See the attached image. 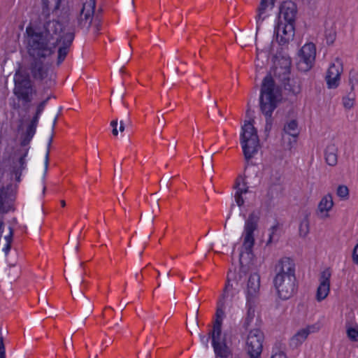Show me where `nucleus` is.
<instances>
[{
  "instance_id": "nucleus-1",
  "label": "nucleus",
  "mask_w": 358,
  "mask_h": 358,
  "mask_svg": "<svg viewBox=\"0 0 358 358\" xmlns=\"http://www.w3.org/2000/svg\"><path fill=\"white\" fill-rule=\"evenodd\" d=\"M74 37V28L67 18L56 20L48 16L38 23L29 24L23 35V43L33 59L30 71L34 79L43 80L48 76L49 68L45 62L52 56L57 48V63L59 65L63 62Z\"/></svg>"
},
{
  "instance_id": "nucleus-2",
  "label": "nucleus",
  "mask_w": 358,
  "mask_h": 358,
  "mask_svg": "<svg viewBox=\"0 0 358 358\" xmlns=\"http://www.w3.org/2000/svg\"><path fill=\"white\" fill-rule=\"evenodd\" d=\"M49 99L50 97L48 96L37 105L36 113L27 126L26 132L22 137L21 147L14 152L10 158L11 165L9 169V173L7 175V177L9 176L10 183L7 185L6 188L3 187L0 190V212L6 213L9 210V199L13 191V182H19L20 181L22 171L26 169V157L29 152L27 145L36 133L40 115L44 110Z\"/></svg>"
},
{
  "instance_id": "nucleus-3",
  "label": "nucleus",
  "mask_w": 358,
  "mask_h": 358,
  "mask_svg": "<svg viewBox=\"0 0 358 358\" xmlns=\"http://www.w3.org/2000/svg\"><path fill=\"white\" fill-rule=\"evenodd\" d=\"M281 94L279 88L275 85L271 75L266 76L262 82L260 93V108L266 116V131L271 129V115L280 100Z\"/></svg>"
},
{
  "instance_id": "nucleus-4",
  "label": "nucleus",
  "mask_w": 358,
  "mask_h": 358,
  "mask_svg": "<svg viewBox=\"0 0 358 358\" xmlns=\"http://www.w3.org/2000/svg\"><path fill=\"white\" fill-rule=\"evenodd\" d=\"M259 217L254 213L249 215L245 221L244 229L239 248V262L241 265L250 264L253 259L252 249L255 245V231L257 229Z\"/></svg>"
},
{
  "instance_id": "nucleus-5",
  "label": "nucleus",
  "mask_w": 358,
  "mask_h": 358,
  "mask_svg": "<svg viewBox=\"0 0 358 358\" xmlns=\"http://www.w3.org/2000/svg\"><path fill=\"white\" fill-rule=\"evenodd\" d=\"M241 144L246 159H250L257 152L259 145L257 131L250 122H245L241 127Z\"/></svg>"
},
{
  "instance_id": "nucleus-6",
  "label": "nucleus",
  "mask_w": 358,
  "mask_h": 358,
  "mask_svg": "<svg viewBox=\"0 0 358 358\" xmlns=\"http://www.w3.org/2000/svg\"><path fill=\"white\" fill-rule=\"evenodd\" d=\"M224 300L221 299L218 302L216 311V319L212 330V345L214 351L217 353L225 355L227 353L224 337L222 334V323L224 317Z\"/></svg>"
},
{
  "instance_id": "nucleus-7",
  "label": "nucleus",
  "mask_w": 358,
  "mask_h": 358,
  "mask_svg": "<svg viewBox=\"0 0 358 358\" xmlns=\"http://www.w3.org/2000/svg\"><path fill=\"white\" fill-rule=\"evenodd\" d=\"M14 94L15 96L25 102H31L32 96L36 93L34 90L29 75L19 69L14 75Z\"/></svg>"
},
{
  "instance_id": "nucleus-8",
  "label": "nucleus",
  "mask_w": 358,
  "mask_h": 358,
  "mask_svg": "<svg viewBox=\"0 0 358 358\" xmlns=\"http://www.w3.org/2000/svg\"><path fill=\"white\" fill-rule=\"evenodd\" d=\"M290 65L291 62L289 59L282 57L274 62L273 74L284 83L286 89L292 91L294 94H298L300 92L299 85L296 82H294V84L293 87H292L289 83Z\"/></svg>"
},
{
  "instance_id": "nucleus-9",
  "label": "nucleus",
  "mask_w": 358,
  "mask_h": 358,
  "mask_svg": "<svg viewBox=\"0 0 358 358\" xmlns=\"http://www.w3.org/2000/svg\"><path fill=\"white\" fill-rule=\"evenodd\" d=\"M316 57L315 45L313 43L303 45L297 54L296 66L299 71H308L315 63Z\"/></svg>"
},
{
  "instance_id": "nucleus-10",
  "label": "nucleus",
  "mask_w": 358,
  "mask_h": 358,
  "mask_svg": "<svg viewBox=\"0 0 358 358\" xmlns=\"http://www.w3.org/2000/svg\"><path fill=\"white\" fill-rule=\"evenodd\" d=\"M264 334L258 329L249 331L245 338V350L250 358H259L262 352Z\"/></svg>"
},
{
  "instance_id": "nucleus-11",
  "label": "nucleus",
  "mask_w": 358,
  "mask_h": 358,
  "mask_svg": "<svg viewBox=\"0 0 358 358\" xmlns=\"http://www.w3.org/2000/svg\"><path fill=\"white\" fill-rule=\"evenodd\" d=\"M296 278H274L273 285L278 296L282 300L291 298L296 291Z\"/></svg>"
},
{
  "instance_id": "nucleus-12",
  "label": "nucleus",
  "mask_w": 358,
  "mask_h": 358,
  "mask_svg": "<svg viewBox=\"0 0 358 358\" xmlns=\"http://www.w3.org/2000/svg\"><path fill=\"white\" fill-rule=\"evenodd\" d=\"M95 9V0H83V6L78 17V26L88 29L92 24Z\"/></svg>"
},
{
  "instance_id": "nucleus-13",
  "label": "nucleus",
  "mask_w": 358,
  "mask_h": 358,
  "mask_svg": "<svg viewBox=\"0 0 358 358\" xmlns=\"http://www.w3.org/2000/svg\"><path fill=\"white\" fill-rule=\"evenodd\" d=\"M259 293L260 275L257 273H254L250 275L244 287L246 301L257 302Z\"/></svg>"
},
{
  "instance_id": "nucleus-14",
  "label": "nucleus",
  "mask_w": 358,
  "mask_h": 358,
  "mask_svg": "<svg viewBox=\"0 0 358 358\" xmlns=\"http://www.w3.org/2000/svg\"><path fill=\"white\" fill-rule=\"evenodd\" d=\"M274 34L280 45L287 44L294 36V24L277 22L274 27Z\"/></svg>"
},
{
  "instance_id": "nucleus-15",
  "label": "nucleus",
  "mask_w": 358,
  "mask_h": 358,
  "mask_svg": "<svg viewBox=\"0 0 358 358\" xmlns=\"http://www.w3.org/2000/svg\"><path fill=\"white\" fill-rule=\"evenodd\" d=\"M274 278H296L295 264L289 257H282L275 266Z\"/></svg>"
},
{
  "instance_id": "nucleus-16",
  "label": "nucleus",
  "mask_w": 358,
  "mask_h": 358,
  "mask_svg": "<svg viewBox=\"0 0 358 358\" xmlns=\"http://www.w3.org/2000/svg\"><path fill=\"white\" fill-rule=\"evenodd\" d=\"M320 329V326L317 324L307 325L299 329L289 339V345L292 348H296L302 345L312 333H315Z\"/></svg>"
},
{
  "instance_id": "nucleus-17",
  "label": "nucleus",
  "mask_w": 358,
  "mask_h": 358,
  "mask_svg": "<svg viewBox=\"0 0 358 358\" xmlns=\"http://www.w3.org/2000/svg\"><path fill=\"white\" fill-rule=\"evenodd\" d=\"M331 271L329 268L322 271L319 278V286L316 292V299L317 301H322L328 296L330 291V278Z\"/></svg>"
},
{
  "instance_id": "nucleus-18",
  "label": "nucleus",
  "mask_w": 358,
  "mask_h": 358,
  "mask_svg": "<svg viewBox=\"0 0 358 358\" xmlns=\"http://www.w3.org/2000/svg\"><path fill=\"white\" fill-rule=\"evenodd\" d=\"M342 70V64L338 59L329 66L325 77L328 88L334 89L338 86Z\"/></svg>"
},
{
  "instance_id": "nucleus-19",
  "label": "nucleus",
  "mask_w": 358,
  "mask_h": 358,
  "mask_svg": "<svg viewBox=\"0 0 358 358\" xmlns=\"http://www.w3.org/2000/svg\"><path fill=\"white\" fill-rule=\"evenodd\" d=\"M296 15V6L292 1H285L280 6L278 18L279 22L294 24Z\"/></svg>"
},
{
  "instance_id": "nucleus-20",
  "label": "nucleus",
  "mask_w": 358,
  "mask_h": 358,
  "mask_svg": "<svg viewBox=\"0 0 358 358\" xmlns=\"http://www.w3.org/2000/svg\"><path fill=\"white\" fill-rule=\"evenodd\" d=\"M298 134L297 122L295 120L289 122L284 127V134L282 136L283 145L286 148L290 149L293 143L296 142Z\"/></svg>"
},
{
  "instance_id": "nucleus-21",
  "label": "nucleus",
  "mask_w": 358,
  "mask_h": 358,
  "mask_svg": "<svg viewBox=\"0 0 358 358\" xmlns=\"http://www.w3.org/2000/svg\"><path fill=\"white\" fill-rule=\"evenodd\" d=\"M233 278L229 274L227 276V283L222 296V299H226L228 297L232 298L239 292L238 283L241 276L240 274L235 275L234 273H233Z\"/></svg>"
},
{
  "instance_id": "nucleus-22",
  "label": "nucleus",
  "mask_w": 358,
  "mask_h": 358,
  "mask_svg": "<svg viewBox=\"0 0 358 358\" xmlns=\"http://www.w3.org/2000/svg\"><path fill=\"white\" fill-rule=\"evenodd\" d=\"M334 206V201L331 194L324 195L320 200L317 206V213L322 219H326L329 217V211Z\"/></svg>"
},
{
  "instance_id": "nucleus-23",
  "label": "nucleus",
  "mask_w": 358,
  "mask_h": 358,
  "mask_svg": "<svg viewBox=\"0 0 358 358\" xmlns=\"http://www.w3.org/2000/svg\"><path fill=\"white\" fill-rule=\"evenodd\" d=\"M274 0H261L260 6L258 8V13L256 16L257 31L259 29L263 21L266 17V10L271 6L273 7Z\"/></svg>"
},
{
  "instance_id": "nucleus-24",
  "label": "nucleus",
  "mask_w": 358,
  "mask_h": 358,
  "mask_svg": "<svg viewBox=\"0 0 358 358\" xmlns=\"http://www.w3.org/2000/svg\"><path fill=\"white\" fill-rule=\"evenodd\" d=\"M257 302L246 301V314L243 321V327L248 329L251 326L255 317V309Z\"/></svg>"
},
{
  "instance_id": "nucleus-25",
  "label": "nucleus",
  "mask_w": 358,
  "mask_h": 358,
  "mask_svg": "<svg viewBox=\"0 0 358 358\" xmlns=\"http://www.w3.org/2000/svg\"><path fill=\"white\" fill-rule=\"evenodd\" d=\"M325 159L330 166L337 163V148L334 144L329 145L325 150Z\"/></svg>"
},
{
  "instance_id": "nucleus-26",
  "label": "nucleus",
  "mask_w": 358,
  "mask_h": 358,
  "mask_svg": "<svg viewBox=\"0 0 358 358\" xmlns=\"http://www.w3.org/2000/svg\"><path fill=\"white\" fill-rule=\"evenodd\" d=\"M236 192L234 194L235 201L238 206H241L245 200L248 199V194H252V192L248 190L247 187L244 186L236 187Z\"/></svg>"
},
{
  "instance_id": "nucleus-27",
  "label": "nucleus",
  "mask_w": 358,
  "mask_h": 358,
  "mask_svg": "<svg viewBox=\"0 0 358 358\" xmlns=\"http://www.w3.org/2000/svg\"><path fill=\"white\" fill-rule=\"evenodd\" d=\"M62 0H42L43 8L47 11L54 12L57 10L60 6Z\"/></svg>"
},
{
  "instance_id": "nucleus-28",
  "label": "nucleus",
  "mask_w": 358,
  "mask_h": 358,
  "mask_svg": "<svg viewBox=\"0 0 358 358\" xmlns=\"http://www.w3.org/2000/svg\"><path fill=\"white\" fill-rule=\"evenodd\" d=\"M299 234L302 237H305L309 233V221L307 216H305L299 224Z\"/></svg>"
},
{
  "instance_id": "nucleus-29",
  "label": "nucleus",
  "mask_w": 358,
  "mask_h": 358,
  "mask_svg": "<svg viewBox=\"0 0 358 358\" xmlns=\"http://www.w3.org/2000/svg\"><path fill=\"white\" fill-rule=\"evenodd\" d=\"M336 194L342 200H347L349 197V189L345 185H339L336 190Z\"/></svg>"
},
{
  "instance_id": "nucleus-30",
  "label": "nucleus",
  "mask_w": 358,
  "mask_h": 358,
  "mask_svg": "<svg viewBox=\"0 0 358 358\" xmlns=\"http://www.w3.org/2000/svg\"><path fill=\"white\" fill-rule=\"evenodd\" d=\"M8 230H9L8 234L7 235H6L4 237L6 244L3 248V251L5 252V254H7L10 249V243L12 241L13 234V229L11 227H9Z\"/></svg>"
},
{
  "instance_id": "nucleus-31",
  "label": "nucleus",
  "mask_w": 358,
  "mask_h": 358,
  "mask_svg": "<svg viewBox=\"0 0 358 358\" xmlns=\"http://www.w3.org/2000/svg\"><path fill=\"white\" fill-rule=\"evenodd\" d=\"M270 358H287L284 350L275 346L273 348Z\"/></svg>"
},
{
  "instance_id": "nucleus-32",
  "label": "nucleus",
  "mask_w": 358,
  "mask_h": 358,
  "mask_svg": "<svg viewBox=\"0 0 358 358\" xmlns=\"http://www.w3.org/2000/svg\"><path fill=\"white\" fill-rule=\"evenodd\" d=\"M355 103V96L354 95L349 94L347 96H345L343 99V106L347 109H350L353 107Z\"/></svg>"
},
{
  "instance_id": "nucleus-33",
  "label": "nucleus",
  "mask_w": 358,
  "mask_h": 358,
  "mask_svg": "<svg viewBox=\"0 0 358 358\" xmlns=\"http://www.w3.org/2000/svg\"><path fill=\"white\" fill-rule=\"evenodd\" d=\"M238 42L241 46H246L248 43L252 41L251 36L241 35L237 38Z\"/></svg>"
},
{
  "instance_id": "nucleus-34",
  "label": "nucleus",
  "mask_w": 358,
  "mask_h": 358,
  "mask_svg": "<svg viewBox=\"0 0 358 358\" xmlns=\"http://www.w3.org/2000/svg\"><path fill=\"white\" fill-rule=\"evenodd\" d=\"M51 142H52V138H50V140H49L48 148V150H47L45 156V162H44L45 170H44V173H43V178H45V174L47 173V171H48V162H49V147L50 145Z\"/></svg>"
},
{
  "instance_id": "nucleus-35",
  "label": "nucleus",
  "mask_w": 358,
  "mask_h": 358,
  "mask_svg": "<svg viewBox=\"0 0 358 358\" xmlns=\"http://www.w3.org/2000/svg\"><path fill=\"white\" fill-rule=\"evenodd\" d=\"M348 336L353 341L358 338V331L356 329L350 328L348 330Z\"/></svg>"
},
{
  "instance_id": "nucleus-36",
  "label": "nucleus",
  "mask_w": 358,
  "mask_h": 358,
  "mask_svg": "<svg viewBox=\"0 0 358 358\" xmlns=\"http://www.w3.org/2000/svg\"><path fill=\"white\" fill-rule=\"evenodd\" d=\"M210 337L212 338V331L208 336L200 335L201 342L206 348H208V342Z\"/></svg>"
},
{
  "instance_id": "nucleus-37",
  "label": "nucleus",
  "mask_w": 358,
  "mask_h": 358,
  "mask_svg": "<svg viewBox=\"0 0 358 358\" xmlns=\"http://www.w3.org/2000/svg\"><path fill=\"white\" fill-rule=\"evenodd\" d=\"M326 38L327 43L328 44H331L334 43L336 38V34L334 31H330L329 33H326Z\"/></svg>"
},
{
  "instance_id": "nucleus-38",
  "label": "nucleus",
  "mask_w": 358,
  "mask_h": 358,
  "mask_svg": "<svg viewBox=\"0 0 358 358\" xmlns=\"http://www.w3.org/2000/svg\"><path fill=\"white\" fill-rule=\"evenodd\" d=\"M110 126L113 128L112 134L113 136H117L118 135V130L117 129V120H113L110 122Z\"/></svg>"
},
{
  "instance_id": "nucleus-39",
  "label": "nucleus",
  "mask_w": 358,
  "mask_h": 358,
  "mask_svg": "<svg viewBox=\"0 0 358 358\" xmlns=\"http://www.w3.org/2000/svg\"><path fill=\"white\" fill-rule=\"evenodd\" d=\"M226 348H227V353H226L225 355L219 354L216 351H215V355H216L217 358H232L230 350L229 349V348L227 347V345H226Z\"/></svg>"
},
{
  "instance_id": "nucleus-40",
  "label": "nucleus",
  "mask_w": 358,
  "mask_h": 358,
  "mask_svg": "<svg viewBox=\"0 0 358 358\" xmlns=\"http://www.w3.org/2000/svg\"><path fill=\"white\" fill-rule=\"evenodd\" d=\"M352 260L355 264H358V243L355 245L353 250Z\"/></svg>"
},
{
  "instance_id": "nucleus-41",
  "label": "nucleus",
  "mask_w": 358,
  "mask_h": 358,
  "mask_svg": "<svg viewBox=\"0 0 358 358\" xmlns=\"http://www.w3.org/2000/svg\"><path fill=\"white\" fill-rule=\"evenodd\" d=\"M277 227L275 226H273L271 228V233L269 234V238L267 241V244H270L273 242V237L275 231H276Z\"/></svg>"
},
{
  "instance_id": "nucleus-42",
  "label": "nucleus",
  "mask_w": 358,
  "mask_h": 358,
  "mask_svg": "<svg viewBox=\"0 0 358 358\" xmlns=\"http://www.w3.org/2000/svg\"><path fill=\"white\" fill-rule=\"evenodd\" d=\"M0 358H5V348L1 338H0Z\"/></svg>"
},
{
  "instance_id": "nucleus-43",
  "label": "nucleus",
  "mask_w": 358,
  "mask_h": 358,
  "mask_svg": "<svg viewBox=\"0 0 358 358\" xmlns=\"http://www.w3.org/2000/svg\"><path fill=\"white\" fill-rule=\"evenodd\" d=\"M64 346H65V348L66 350L68 349H71L73 348V341H72V338H71L70 341L69 342H66L65 340L64 341Z\"/></svg>"
},
{
  "instance_id": "nucleus-44",
  "label": "nucleus",
  "mask_w": 358,
  "mask_h": 358,
  "mask_svg": "<svg viewBox=\"0 0 358 358\" xmlns=\"http://www.w3.org/2000/svg\"><path fill=\"white\" fill-rule=\"evenodd\" d=\"M158 119V123L161 124L162 127H164L166 124L165 120H164L163 115H162V117L159 116L157 117Z\"/></svg>"
},
{
  "instance_id": "nucleus-45",
  "label": "nucleus",
  "mask_w": 358,
  "mask_h": 358,
  "mask_svg": "<svg viewBox=\"0 0 358 358\" xmlns=\"http://www.w3.org/2000/svg\"><path fill=\"white\" fill-rule=\"evenodd\" d=\"M124 129H125V127H124V123L122 120H121L120 122V127H119V131L120 132H123L124 131Z\"/></svg>"
},
{
  "instance_id": "nucleus-46",
  "label": "nucleus",
  "mask_w": 358,
  "mask_h": 358,
  "mask_svg": "<svg viewBox=\"0 0 358 358\" xmlns=\"http://www.w3.org/2000/svg\"><path fill=\"white\" fill-rule=\"evenodd\" d=\"M76 296L77 297H82L83 296V293L81 290H78L76 292Z\"/></svg>"
},
{
  "instance_id": "nucleus-47",
  "label": "nucleus",
  "mask_w": 358,
  "mask_h": 358,
  "mask_svg": "<svg viewBox=\"0 0 358 358\" xmlns=\"http://www.w3.org/2000/svg\"><path fill=\"white\" fill-rule=\"evenodd\" d=\"M57 120V117H55L54 120H53V123H52V129H54V127H55V126L56 124Z\"/></svg>"
},
{
  "instance_id": "nucleus-48",
  "label": "nucleus",
  "mask_w": 358,
  "mask_h": 358,
  "mask_svg": "<svg viewBox=\"0 0 358 358\" xmlns=\"http://www.w3.org/2000/svg\"><path fill=\"white\" fill-rule=\"evenodd\" d=\"M61 205H62V206H63V207H64V206H65V205H66V202H65V201L62 200V201H61Z\"/></svg>"
},
{
  "instance_id": "nucleus-49",
  "label": "nucleus",
  "mask_w": 358,
  "mask_h": 358,
  "mask_svg": "<svg viewBox=\"0 0 358 358\" xmlns=\"http://www.w3.org/2000/svg\"><path fill=\"white\" fill-rule=\"evenodd\" d=\"M194 326H195V327H198V322H197L196 318H195V320H194Z\"/></svg>"
},
{
  "instance_id": "nucleus-50",
  "label": "nucleus",
  "mask_w": 358,
  "mask_h": 358,
  "mask_svg": "<svg viewBox=\"0 0 358 358\" xmlns=\"http://www.w3.org/2000/svg\"><path fill=\"white\" fill-rule=\"evenodd\" d=\"M259 50L257 48V59H259Z\"/></svg>"
},
{
  "instance_id": "nucleus-51",
  "label": "nucleus",
  "mask_w": 358,
  "mask_h": 358,
  "mask_svg": "<svg viewBox=\"0 0 358 358\" xmlns=\"http://www.w3.org/2000/svg\"><path fill=\"white\" fill-rule=\"evenodd\" d=\"M136 278H140V275H138V273L136 274Z\"/></svg>"
},
{
  "instance_id": "nucleus-52",
  "label": "nucleus",
  "mask_w": 358,
  "mask_h": 358,
  "mask_svg": "<svg viewBox=\"0 0 358 358\" xmlns=\"http://www.w3.org/2000/svg\"><path fill=\"white\" fill-rule=\"evenodd\" d=\"M136 278H140V275H138V273L136 274Z\"/></svg>"
},
{
  "instance_id": "nucleus-53",
  "label": "nucleus",
  "mask_w": 358,
  "mask_h": 358,
  "mask_svg": "<svg viewBox=\"0 0 358 358\" xmlns=\"http://www.w3.org/2000/svg\"><path fill=\"white\" fill-rule=\"evenodd\" d=\"M219 115H221V116L222 115V112H221V111H219Z\"/></svg>"
},
{
  "instance_id": "nucleus-54",
  "label": "nucleus",
  "mask_w": 358,
  "mask_h": 358,
  "mask_svg": "<svg viewBox=\"0 0 358 358\" xmlns=\"http://www.w3.org/2000/svg\"><path fill=\"white\" fill-rule=\"evenodd\" d=\"M160 275V272L157 271V275L159 276Z\"/></svg>"
},
{
  "instance_id": "nucleus-55",
  "label": "nucleus",
  "mask_w": 358,
  "mask_h": 358,
  "mask_svg": "<svg viewBox=\"0 0 358 358\" xmlns=\"http://www.w3.org/2000/svg\"><path fill=\"white\" fill-rule=\"evenodd\" d=\"M121 306H122V308H125V306H123V304H121Z\"/></svg>"
},
{
  "instance_id": "nucleus-56",
  "label": "nucleus",
  "mask_w": 358,
  "mask_h": 358,
  "mask_svg": "<svg viewBox=\"0 0 358 358\" xmlns=\"http://www.w3.org/2000/svg\"><path fill=\"white\" fill-rule=\"evenodd\" d=\"M121 306H122V308H125V306H123V304H121Z\"/></svg>"
},
{
  "instance_id": "nucleus-57",
  "label": "nucleus",
  "mask_w": 358,
  "mask_h": 358,
  "mask_svg": "<svg viewBox=\"0 0 358 358\" xmlns=\"http://www.w3.org/2000/svg\"><path fill=\"white\" fill-rule=\"evenodd\" d=\"M121 306H122V308H125V306H123V304H121Z\"/></svg>"
},
{
  "instance_id": "nucleus-58",
  "label": "nucleus",
  "mask_w": 358,
  "mask_h": 358,
  "mask_svg": "<svg viewBox=\"0 0 358 358\" xmlns=\"http://www.w3.org/2000/svg\"><path fill=\"white\" fill-rule=\"evenodd\" d=\"M176 71L177 73H178V71H179L178 68L176 69Z\"/></svg>"
},
{
  "instance_id": "nucleus-59",
  "label": "nucleus",
  "mask_w": 358,
  "mask_h": 358,
  "mask_svg": "<svg viewBox=\"0 0 358 358\" xmlns=\"http://www.w3.org/2000/svg\"><path fill=\"white\" fill-rule=\"evenodd\" d=\"M45 187H43V192H45Z\"/></svg>"
}]
</instances>
